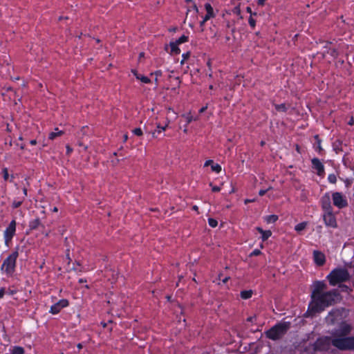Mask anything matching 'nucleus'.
Here are the masks:
<instances>
[{"instance_id": "nucleus-48", "label": "nucleus", "mask_w": 354, "mask_h": 354, "mask_svg": "<svg viewBox=\"0 0 354 354\" xmlns=\"http://www.w3.org/2000/svg\"><path fill=\"white\" fill-rule=\"evenodd\" d=\"M247 12H249L252 15V10L250 7L247 8Z\"/></svg>"}, {"instance_id": "nucleus-38", "label": "nucleus", "mask_w": 354, "mask_h": 354, "mask_svg": "<svg viewBox=\"0 0 354 354\" xmlns=\"http://www.w3.org/2000/svg\"><path fill=\"white\" fill-rule=\"evenodd\" d=\"M213 160H208L207 161H205V162L204 163V167H207L209 165H211L213 164Z\"/></svg>"}, {"instance_id": "nucleus-50", "label": "nucleus", "mask_w": 354, "mask_h": 354, "mask_svg": "<svg viewBox=\"0 0 354 354\" xmlns=\"http://www.w3.org/2000/svg\"><path fill=\"white\" fill-rule=\"evenodd\" d=\"M127 139H128V136H127V134H125V135L124 136V142H125V141H127Z\"/></svg>"}, {"instance_id": "nucleus-51", "label": "nucleus", "mask_w": 354, "mask_h": 354, "mask_svg": "<svg viewBox=\"0 0 354 354\" xmlns=\"http://www.w3.org/2000/svg\"><path fill=\"white\" fill-rule=\"evenodd\" d=\"M198 207H197L196 205H194V206L193 207V209H194V210H195V211H197V210H198Z\"/></svg>"}, {"instance_id": "nucleus-60", "label": "nucleus", "mask_w": 354, "mask_h": 354, "mask_svg": "<svg viewBox=\"0 0 354 354\" xmlns=\"http://www.w3.org/2000/svg\"><path fill=\"white\" fill-rule=\"evenodd\" d=\"M14 293L13 291H10V294L12 295Z\"/></svg>"}, {"instance_id": "nucleus-42", "label": "nucleus", "mask_w": 354, "mask_h": 354, "mask_svg": "<svg viewBox=\"0 0 354 354\" xmlns=\"http://www.w3.org/2000/svg\"><path fill=\"white\" fill-rule=\"evenodd\" d=\"M254 201H255V199H245V203L248 204V203H252V202H254Z\"/></svg>"}, {"instance_id": "nucleus-57", "label": "nucleus", "mask_w": 354, "mask_h": 354, "mask_svg": "<svg viewBox=\"0 0 354 354\" xmlns=\"http://www.w3.org/2000/svg\"><path fill=\"white\" fill-rule=\"evenodd\" d=\"M337 313V311H333L332 313H330V315H333L334 313Z\"/></svg>"}, {"instance_id": "nucleus-53", "label": "nucleus", "mask_w": 354, "mask_h": 354, "mask_svg": "<svg viewBox=\"0 0 354 354\" xmlns=\"http://www.w3.org/2000/svg\"><path fill=\"white\" fill-rule=\"evenodd\" d=\"M77 347H78V348H79V349H81V348H82V344H79L77 345Z\"/></svg>"}, {"instance_id": "nucleus-17", "label": "nucleus", "mask_w": 354, "mask_h": 354, "mask_svg": "<svg viewBox=\"0 0 354 354\" xmlns=\"http://www.w3.org/2000/svg\"><path fill=\"white\" fill-rule=\"evenodd\" d=\"M132 73L133 74V75L136 77V78L138 80H140L142 83L143 84H149L151 82V80L150 79L147 77V76H145L140 73H138L137 71L136 70H132Z\"/></svg>"}, {"instance_id": "nucleus-5", "label": "nucleus", "mask_w": 354, "mask_h": 354, "mask_svg": "<svg viewBox=\"0 0 354 354\" xmlns=\"http://www.w3.org/2000/svg\"><path fill=\"white\" fill-rule=\"evenodd\" d=\"M290 327L289 322H283L276 324L272 328L266 332V335L269 339L276 340L281 337Z\"/></svg>"}, {"instance_id": "nucleus-52", "label": "nucleus", "mask_w": 354, "mask_h": 354, "mask_svg": "<svg viewBox=\"0 0 354 354\" xmlns=\"http://www.w3.org/2000/svg\"><path fill=\"white\" fill-rule=\"evenodd\" d=\"M53 212H57V211H58L57 207H55L53 208Z\"/></svg>"}, {"instance_id": "nucleus-27", "label": "nucleus", "mask_w": 354, "mask_h": 354, "mask_svg": "<svg viewBox=\"0 0 354 354\" xmlns=\"http://www.w3.org/2000/svg\"><path fill=\"white\" fill-rule=\"evenodd\" d=\"M307 223L306 222L299 223L295 225V230L297 232H301L306 228Z\"/></svg>"}, {"instance_id": "nucleus-35", "label": "nucleus", "mask_w": 354, "mask_h": 354, "mask_svg": "<svg viewBox=\"0 0 354 354\" xmlns=\"http://www.w3.org/2000/svg\"><path fill=\"white\" fill-rule=\"evenodd\" d=\"M261 254V250L258 249L254 250L252 253L250 254V256H258Z\"/></svg>"}, {"instance_id": "nucleus-47", "label": "nucleus", "mask_w": 354, "mask_h": 354, "mask_svg": "<svg viewBox=\"0 0 354 354\" xmlns=\"http://www.w3.org/2000/svg\"><path fill=\"white\" fill-rule=\"evenodd\" d=\"M167 111L169 112V111H172L173 113H174L176 115V113L174 111L173 109H171V107H169L167 108Z\"/></svg>"}, {"instance_id": "nucleus-8", "label": "nucleus", "mask_w": 354, "mask_h": 354, "mask_svg": "<svg viewBox=\"0 0 354 354\" xmlns=\"http://www.w3.org/2000/svg\"><path fill=\"white\" fill-rule=\"evenodd\" d=\"M332 199L333 205L339 209L345 207L348 205L346 196L340 192H333Z\"/></svg>"}, {"instance_id": "nucleus-12", "label": "nucleus", "mask_w": 354, "mask_h": 354, "mask_svg": "<svg viewBox=\"0 0 354 354\" xmlns=\"http://www.w3.org/2000/svg\"><path fill=\"white\" fill-rule=\"evenodd\" d=\"M153 114L149 117V120L147 121L145 129L147 130L149 127H152L155 126L156 122H160L159 119L162 118L163 115L161 112L157 111L156 113L154 111V109H151Z\"/></svg>"}, {"instance_id": "nucleus-23", "label": "nucleus", "mask_w": 354, "mask_h": 354, "mask_svg": "<svg viewBox=\"0 0 354 354\" xmlns=\"http://www.w3.org/2000/svg\"><path fill=\"white\" fill-rule=\"evenodd\" d=\"M62 133H63L62 131H60L58 129V128H56V129H55L54 131L51 132L49 134V139L53 140L55 138H57V136H60L61 135H62Z\"/></svg>"}, {"instance_id": "nucleus-1", "label": "nucleus", "mask_w": 354, "mask_h": 354, "mask_svg": "<svg viewBox=\"0 0 354 354\" xmlns=\"http://www.w3.org/2000/svg\"><path fill=\"white\" fill-rule=\"evenodd\" d=\"M312 287L311 301L306 313L310 315L323 311L326 308L333 305L341 299L337 290L324 292L326 289V284L323 281H315Z\"/></svg>"}, {"instance_id": "nucleus-21", "label": "nucleus", "mask_w": 354, "mask_h": 354, "mask_svg": "<svg viewBox=\"0 0 354 354\" xmlns=\"http://www.w3.org/2000/svg\"><path fill=\"white\" fill-rule=\"evenodd\" d=\"M41 223L39 218H35L30 221L29 223V227L30 230H35L37 229L39 225Z\"/></svg>"}, {"instance_id": "nucleus-44", "label": "nucleus", "mask_w": 354, "mask_h": 354, "mask_svg": "<svg viewBox=\"0 0 354 354\" xmlns=\"http://www.w3.org/2000/svg\"><path fill=\"white\" fill-rule=\"evenodd\" d=\"M71 151H72V149L69 146H67L66 147V152H67V153H70Z\"/></svg>"}, {"instance_id": "nucleus-2", "label": "nucleus", "mask_w": 354, "mask_h": 354, "mask_svg": "<svg viewBox=\"0 0 354 354\" xmlns=\"http://www.w3.org/2000/svg\"><path fill=\"white\" fill-rule=\"evenodd\" d=\"M351 326L342 322L338 329L333 334V339L324 337L319 338L315 343V351H328L332 344L339 350H353L354 349V337H346L351 331Z\"/></svg>"}, {"instance_id": "nucleus-39", "label": "nucleus", "mask_w": 354, "mask_h": 354, "mask_svg": "<svg viewBox=\"0 0 354 354\" xmlns=\"http://www.w3.org/2000/svg\"><path fill=\"white\" fill-rule=\"evenodd\" d=\"M212 191L214 192H219L221 190V187L218 186H212Z\"/></svg>"}, {"instance_id": "nucleus-10", "label": "nucleus", "mask_w": 354, "mask_h": 354, "mask_svg": "<svg viewBox=\"0 0 354 354\" xmlns=\"http://www.w3.org/2000/svg\"><path fill=\"white\" fill-rule=\"evenodd\" d=\"M324 223L326 226L333 228L337 227V221L333 211L325 212L323 215Z\"/></svg>"}, {"instance_id": "nucleus-20", "label": "nucleus", "mask_w": 354, "mask_h": 354, "mask_svg": "<svg viewBox=\"0 0 354 354\" xmlns=\"http://www.w3.org/2000/svg\"><path fill=\"white\" fill-rule=\"evenodd\" d=\"M2 174H3V177L4 180H9L10 182H12L13 180L14 176L11 175L10 176V175L8 174V169L6 167H4V168L2 169Z\"/></svg>"}, {"instance_id": "nucleus-36", "label": "nucleus", "mask_w": 354, "mask_h": 354, "mask_svg": "<svg viewBox=\"0 0 354 354\" xmlns=\"http://www.w3.org/2000/svg\"><path fill=\"white\" fill-rule=\"evenodd\" d=\"M189 57V53H184L183 54V59L181 60L180 63L183 64L184 62Z\"/></svg>"}, {"instance_id": "nucleus-26", "label": "nucleus", "mask_w": 354, "mask_h": 354, "mask_svg": "<svg viewBox=\"0 0 354 354\" xmlns=\"http://www.w3.org/2000/svg\"><path fill=\"white\" fill-rule=\"evenodd\" d=\"M252 290H243L241 292V297L242 299H247L252 297Z\"/></svg>"}, {"instance_id": "nucleus-30", "label": "nucleus", "mask_w": 354, "mask_h": 354, "mask_svg": "<svg viewBox=\"0 0 354 354\" xmlns=\"http://www.w3.org/2000/svg\"><path fill=\"white\" fill-rule=\"evenodd\" d=\"M208 223H209V226H211L212 227H215L218 225L217 221L215 220L214 218H212L208 219Z\"/></svg>"}, {"instance_id": "nucleus-25", "label": "nucleus", "mask_w": 354, "mask_h": 354, "mask_svg": "<svg viewBox=\"0 0 354 354\" xmlns=\"http://www.w3.org/2000/svg\"><path fill=\"white\" fill-rule=\"evenodd\" d=\"M24 200V198H17L15 199L13 201V202L12 203V207L13 208L19 207L22 204Z\"/></svg>"}, {"instance_id": "nucleus-32", "label": "nucleus", "mask_w": 354, "mask_h": 354, "mask_svg": "<svg viewBox=\"0 0 354 354\" xmlns=\"http://www.w3.org/2000/svg\"><path fill=\"white\" fill-rule=\"evenodd\" d=\"M187 41V37L183 35L178 39H177L175 42L178 43V44H183Z\"/></svg>"}, {"instance_id": "nucleus-7", "label": "nucleus", "mask_w": 354, "mask_h": 354, "mask_svg": "<svg viewBox=\"0 0 354 354\" xmlns=\"http://www.w3.org/2000/svg\"><path fill=\"white\" fill-rule=\"evenodd\" d=\"M16 232V221L12 220L8 226L6 227L3 232V236L5 240V244L8 246L11 240L15 234Z\"/></svg>"}, {"instance_id": "nucleus-29", "label": "nucleus", "mask_w": 354, "mask_h": 354, "mask_svg": "<svg viewBox=\"0 0 354 354\" xmlns=\"http://www.w3.org/2000/svg\"><path fill=\"white\" fill-rule=\"evenodd\" d=\"M274 106H275V109L277 111L284 112L286 111V106L285 104H275Z\"/></svg>"}, {"instance_id": "nucleus-37", "label": "nucleus", "mask_w": 354, "mask_h": 354, "mask_svg": "<svg viewBox=\"0 0 354 354\" xmlns=\"http://www.w3.org/2000/svg\"><path fill=\"white\" fill-rule=\"evenodd\" d=\"M271 189V187H269L268 189H261L259 192V194L260 196H263L269 189Z\"/></svg>"}, {"instance_id": "nucleus-11", "label": "nucleus", "mask_w": 354, "mask_h": 354, "mask_svg": "<svg viewBox=\"0 0 354 354\" xmlns=\"http://www.w3.org/2000/svg\"><path fill=\"white\" fill-rule=\"evenodd\" d=\"M69 303L68 301L66 299H62L58 301L57 303L51 306L49 313L53 315H56L59 313L62 309L67 307Z\"/></svg>"}, {"instance_id": "nucleus-58", "label": "nucleus", "mask_w": 354, "mask_h": 354, "mask_svg": "<svg viewBox=\"0 0 354 354\" xmlns=\"http://www.w3.org/2000/svg\"><path fill=\"white\" fill-rule=\"evenodd\" d=\"M212 88H213L212 85H210V86H209V88H210V89H212Z\"/></svg>"}, {"instance_id": "nucleus-49", "label": "nucleus", "mask_w": 354, "mask_h": 354, "mask_svg": "<svg viewBox=\"0 0 354 354\" xmlns=\"http://www.w3.org/2000/svg\"><path fill=\"white\" fill-rule=\"evenodd\" d=\"M265 1H266V0H259V4L263 5Z\"/></svg>"}, {"instance_id": "nucleus-55", "label": "nucleus", "mask_w": 354, "mask_h": 354, "mask_svg": "<svg viewBox=\"0 0 354 354\" xmlns=\"http://www.w3.org/2000/svg\"><path fill=\"white\" fill-rule=\"evenodd\" d=\"M353 123V120L351 119V121L348 122L349 124L352 125Z\"/></svg>"}, {"instance_id": "nucleus-40", "label": "nucleus", "mask_w": 354, "mask_h": 354, "mask_svg": "<svg viewBox=\"0 0 354 354\" xmlns=\"http://www.w3.org/2000/svg\"><path fill=\"white\" fill-rule=\"evenodd\" d=\"M207 109V106H205L203 107H202L200 110H199V113H202L203 112H205Z\"/></svg>"}, {"instance_id": "nucleus-46", "label": "nucleus", "mask_w": 354, "mask_h": 354, "mask_svg": "<svg viewBox=\"0 0 354 354\" xmlns=\"http://www.w3.org/2000/svg\"><path fill=\"white\" fill-rule=\"evenodd\" d=\"M30 143L32 145H36L37 141H36V140H30Z\"/></svg>"}, {"instance_id": "nucleus-31", "label": "nucleus", "mask_w": 354, "mask_h": 354, "mask_svg": "<svg viewBox=\"0 0 354 354\" xmlns=\"http://www.w3.org/2000/svg\"><path fill=\"white\" fill-rule=\"evenodd\" d=\"M328 180L331 183H335L337 181V177L335 174H332L328 175Z\"/></svg>"}, {"instance_id": "nucleus-45", "label": "nucleus", "mask_w": 354, "mask_h": 354, "mask_svg": "<svg viewBox=\"0 0 354 354\" xmlns=\"http://www.w3.org/2000/svg\"><path fill=\"white\" fill-rule=\"evenodd\" d=\"M229 279V277H226L224 279H222V281L223 283H225Z\"/></svg>"}, {"instance_id": "nucleus-56", "label": "nucleus", "mask_w": 354, "mask_h": 354, "mask_svg": "<svg viewBox=\"0 0 354 354\" xmlns=\"http://www.w3.org/2000/svg\"><path fill=\"white\" fill-rule=\"evenodd\" d=\"M317 148L319 149V150H321V149H322V147H321V146H320V144H319V145H318Z\"/></svg>"}, {"instance_id": "nucleus-3", "label": "nucleus", "mask_w": 354, "mask_h": 354, "mask_svg": "<svg viewBox=\"0 0 354 354\" xmlns=\"http://www.w3.org/2000/svg\"><path fill=\"white\" fill-rule=\"evenodd\" d=\"M351 275L346 269L338 268L332 270L327 276V279L330 285L335 286L340 282L348 281Z\"/></svg>"}, {"instance_id": "nucleus-18", "label": "nucleus", "mask_w": 354, "mask_h": 354, "mask_svg": "<svg viewBox=\"0 0 354 354\" xmlns=\"http://www.w3.org/2000/svg\"><path fill=\"white\" fill-rule=\"evenodd\" d=\"M257 230L261 234V239L263 241H266L272 235L270 230H263L261 227H257Z\"/></svg>"}, {"instance_id": "nucleus-41", "label": "nucleus", "mask_w": 354, "mask_h": 354, "mask_svg": "<svg viewBox=\"0 0 354 354\" xmlns=\"http://www.w3.org/2000/svg\"><path fill=\"white\" fill-rule=\"evenodd\" d=\"M5 291L3 288H1L0 290V299L2 298L4 295Z\"/></svg>"}, {"instance_id": "nucleus-16", "label": "nucleus", "mask_w": 354, "mask_h": 354, "mask_svg": "<svg viewBox=\"0 0 354 354\" xmlns=\"http://www.w3.org/2000/svg\"><path fill=\"white\" fill-rule=\"evenodd\" d=\"M311 162L313 168L316 170L317 175L323 176L324 174V167L321 161L318 158H315L312 159Z\"/></svg>"}, {"instance_id": "nucleus-34", "label": "nucleus", "mask_w": 354, "mask_h": 354, "mask_svg": "<svg viewBox=\"0 0 354 354\" xmlns=\"http://www.w3.org/2000/svg\"><path fill=\"white\" fill-rule=\"evenodd\" d=\"M133 133L136 136H141L142 135V131L140 128H136L133 131Z\"/></svg>"}, {"instance_id": "nucleus-54", "label": "nucleus", "mask_w": 354, "mask_h": 354, "mask_svg": "<svg viewBox=\"0 0 354 354\" xmlns=\"http://www.w3.org/2000/svg\"><path fill=\"white\" fill-rule=\"evenodd\" d=\"M161 74L160 71H157L156 72V75L158 76V75H160Z\"/></svg>"}, {"instance_id": "nucleus-14", "label": "nucleus", "mask_w": 354, "mask_h": 354, "mask_svg": "<svg viewBox=\"0 0 354 354\" xmlns=\"http://www.w3.org/2000/svg\"><path fill=\"white\" fill-rule=\"evenodd\" d=\"M321 204L324 212L332 211L330 193L327 192L324 194L321 198Z\"/></svg>"}, {"instance_id": "nucleus-22", "label": "nucleus", "mask_w": 354, "mask_h": 354, "mask_svg": "<svg viewBox=\"0 0 354 354\" xmlns=\"http://www.w3.org/2000/svg\"><path fill=\"white\" fill-rule=\"evenodd\" d=\"M278 219V216L274 214L268 215L264 217V221L267 223H275Z\"/></svg>"}, {"instance_id": "nucleus-43", "label": "nucleus", "mask_w": 354, "mask_h": 354, "mask_svg": "<svg viewBox=\"0 0 354 354\" xmlns=\"http://www.w3.org/2000/svg\"><path fill=\"white\" fill-rule=\"evenodd\" d=\"M23 193H24V198L27 196V189L26 187H24L23 189Z\"/></svg>"}, {"instance_id": "nucleus-15", "label": "nucleus", "mask_w": 354, "mask_h": 354, "mask_svg": "<svg viewBox=\"0 0 354 354\" xmlns=\"http://www.w3.org/2000/svg\"><path fill=\"white\" fill-rule=\"evenodd\" d=\"M205 8L206 10V15L203 17V20L200 22V26L203 27L205 24V23L210 19L211 18L214 17L215 15L214 13V10L210 3H207L205 4Z\"/></svg>"}, {"instance_id": "nucleus-4", "label": "nucleus", "mask_w": 354, "mask_h": 354, "mask_svg": "<svg viewBox=\"0 0 354 354\" xmlns=\"http://www.w3.org/2000/svg\"><path fill=\"white\" fill-rule=\"evenodd\" d=\"M19 256L17 250L12 252L3 262L1 270L7 276H12L15 270L16 261Z\"/></svg>"}, {"instance_id": "nucleus-33", "label": "nucleus", "mask_w": 354, "mask_h": 354, "mask_svg": "<svg viewBox=\"0 0 354 354\" xmlns=\"http://www.w3.org/2000/svg\"><path fill=\"white\" fill-rule=\"evenodd\" d=\"M248 22H249L250 26L252 28H254L255 24H256V21H255V20L252 18V15H250V18H249V20H248Z\"/></svg>"}, {"instance_id": "nucleus-24", "label": "nucleus", "mask_w": 354, "mask_h": 354, "mask_svg": "<svg viewBox=\"0 0 354 354\" xmlns=\"http://www.w3.org/2000/svg\"><path fill=\"white\" fill-rule=\"evenodd\" d=\"M182 116L185 118L187 124L190 123L193 120H198V118L193 117V115L191 114V113H186V114H183Z\"/></svg>"}, {"instance_id": "nucleus-59", "label": "nucleus", "mask_w": 354, "mask_h": 354, "mask_svg": "<svg viewBox=\"0 0 354 354\" xmlns=\"http://www.w3.org/2000/svg\"><path fill=\"white\" fill-rule=\"evenodd\" d=\"M187 129L185 128V129H184V132H185V133H186V132H187Z\"/></svg>"}, {"instance_id": "nucleus-19", "label": "nucleus", "mask_w": 354, "mask_h": 354, "mask_svg": "<svg viewBox=\"0 0 354 354\" xmlns=\"http://www.w3.org/2000/svg\"><path fill=\"white\" fill-rule=\"evenodd\" d=\"M170 46V53L171 54H179L180 53V49L178 48V43L173 41L169 44Z\"/></svg>"}, {"instance_id": "nucleus-28", "label": "nucleus", "mask_w": 354, "mask_h": 354, "mask_svg": "<svg viewBox=\"0 0 354 354\" xmlns=\"http://www.w3.org/2000/svg\"><path fill=\"white\" fill-rule=\"evenodd\" d=\"M211 169L216 173H219L221 171V167L217 163H213L211 166Z\"/></svg>"}, {"instance_id": "nucleus-13", "label": "nucleus", "mask_w": 354, "mask_h": 354, "mask_svg": "<svg viewBox=\"0 0 354 354\" xmlns=\"http://www.w3.org/2000/svg\"><path fill=\"white\" fill-rule=\"evenodd\" d=\"M313 261H314L315 263L317 266H322L326 262V256H325V254L323 252H320L319 250H314L313 251Z\"/></svg>"}, {"instance_id": "nucleus-9", "label": "nucleus", "mask_w": 354, "mask_h": 354, "mask_svg": "<svg viewBox=\"0 0 354 354\" xmlns=\"http://www.w3.org/2000/svg\"><path fill=\"white\" fill-rule=\"evenodd\" d=\"M170 123L171 120L167 117L165 118V120L164 121L162 124H161L160 122H156L155 127H156V129L150 132V133L151 134V137L153 138H157L158 136L161 132L166 131V129L169 127Z\"/></svg>"}, {"instance_id": "nucleus-6", "label": "nucleus", "mask_w": 354, "mask_h": 354, "mask_svg": "<svg viewBox=\"0 0 354 354\" xmlns=\"http://www.w3.org/2000/svg\"><path fill=\"white\" fill-rule=\"evenodd\" d=\"M187 3V15H186V19L188 18L189 15L192 13L191 15V20L189 23V26H192L193 24L196 22L197 19V14L198 12V8L194 2H193L192 0H185Z\"/></svg>"}]
</instances>
